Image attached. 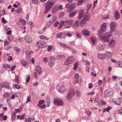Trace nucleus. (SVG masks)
Wrapping results in <instances>:
<instances>
[{"mask_svg":"<svg viewBox=\"0 0 122 122\" xmlns=\"http://www.w3.org/2000/svg\"><path fill=\"white\" fill-rule=\"evenodd\" d=\"M55 3L54 1L52 0H49L45 5V9L44 13L46 14L51 9Z\"/></svg>","mask_w":122,"mask_h":122,"instance_id":"nucleus-1","label":"nucleus"},{"mask_svg":"<svg viewBox=\"0 0 122 122\" xmlns=\"http://www.w3.org/2000/svg\"><path fill=\"white\" fill-rule=\"evenodd\" d=\"M68 87L65 86L62 83H59L57 85L56 89L59 92L64 93L66 92L67 90Z\"/></svg>","mask_w":122,"mask_h":122,"instance_id":"nucleus-2","label":"nucleus"},{"mask_svg":"<svg viewBox=\"0 0 122 122\" xmlns=\"http://www.w3.org/2000/svg\"><path fill=\"white\" fill-rule=\"evenodd\" d=\"M54 103L55 105L57 106H62L64 104L62 100L59 98H54Z\"/></svg>","mask_w":122,"mask_h":122,"instance_id":"nucleus-3","label":"nucleus"},{"mask_svg":"<svg viewBox=\"0 0 122 122\" xmlns=\"http://www.w3.org/2000/svg\"><path fill=\"white\" fill-rule=\"evenodd\" d=\"M111 36L110 32H108L107 33L106 37V36H102V39L105 42H108L109 40L108 38H109Z\"/></svg>","mask_w":122,"mask_h":122,"instance_id":"nucleus-4","label":"nucleus"},{"mask_svg":"<svg viewBox=\"0 0 122 122\" xmlns=\"http://www.w3.org/2000/svg\"><path fill=\"white\" fill-rule=\"evenodd\" d=\"M41 44V46H40L41 48H43L46 46H47V44L42 41H41L37 42L36 44V46H39L38 44Z\"/></svg>","mask_w":122,"mask_h":122,"instance_id":"nucleus-5","label":"nucleus"},{"mask_svg":"<svg viewBox=\"0 0 122 122\" xmlns=\"http://www.w3.org/2000/svg\"><path fill=\"white\" fill-rule=\"evenodd\" d=\"M24 38L25 41L28 43L31 42L32 41V39L31 36L29 35H25Z\"/></svg>","mask_w":122,"mask_h":122,"instance_id":"nucleus-6","label":"nucleus"},{"mask_svg":"<svg viewBox=\"0 0 122 122\" xmlns=\"http://www.w3.org/2000/svg\"><path fill=\"white\" fill-rule=\"evenodd\" d=\"M90 16L88 13H85L83 17V19L86 21L90 20Z\"/></svg>","mask_w":122,"mask_h":122,"instance_id":"nucleus-7","label":"nucleus"},{"mask_svg":"<svg viewBox=\"0 0 122 122\" xmlns=\"http://www.w3.org/2000/svg\"><path fill=\"white\" fill-rule=\"evenodd\" d=\"M107 28V24L106 23H102L101 27V30L103 32H105Z\"/></svg>","mask_w":122,"mask_h":122,"instance_id":"nucleus-8","label":"nucleus"},{"mask_svg":"<svg viewBox=\"0 0 122 122\" xmlns=\"http://www.w3.org/2000/svg\"><path fill=\"white\" fill-rule=\"evenodd\" d=\"M122 98L119 97L115 100H114L113 102L116 105L120 106L121 105V101Z\"/></svg>","mask_w":122,"mask_h":122,"instance_id":"nucleus-9","label":"nucleus"},{"mask_svg":"<svg viewBox=\"0 0 122 122\" xmlns=\"http://www.w3.org/2000/svg\"><path fill=\"white\" fill-rule=\"evenodd\" d=\"M75 94V92L73 89H71L69 91V98H71Z\"/></svg>","mask_w":122,"mask_h":122,"instance_id":"nucleus-10","label":"nucleus"},{"mask_svg":"<svg viewBox=\"0 0 122 122\" xmlns=\"http://www.w3.org/2000/svg\"><path fill=\"white\" fill-rule=\"evenodd\" d=\"M58 10H59L58 7L56 6H54L51 10V12L52 14H54Z\"/></svg>","mask_w":122,"mask_h":122,"instance_id":"nucleus-11","label":"nucleus"},{"mask_svg":"<svg viewBox=\"0 0 122 122\" xmlns=\"http://www.w3.org/2000/svg\"><path fill=\"white\" fill-rule=\"evenodd\" d=\"M36 71L38 72L39 74H41L42 72V69L39 65H37L36 68Z\"/></svg>","mask_w":122,"mask_h":122,"instance_id":"nucleus-12","label":"nucleus"},{"mask_svg":"<svg viewBox=\"0 0 122 122\" xmlns=\"http://www.w3.org/2000/svg\"><path fill=\"white\" fill-rule=\"evenodd\" d=\"M25 53L26 58L29 59L31 56L30 54H32L33 52L32 51H27Z\"/></svg>","mask_w":122,"mask_h":122,"instance_id":"nucleus-13","label":"nucleus"},{"mask_svg":"<svg viewBox=\"0 0 122 122\" xmlns=\"http://www.w3.org/2000/svg\"><path fill=\"white\" fill-rule=\"evenodd\" d=\"M106 57V55L105 54H99L97 56V57L98 59H103Z\"/></svg>","mask_w":122,"mask_h":122,"instance_id":"nucleus-14","label":"nucleus"},{"mask_svg":"<svg viewBox=\"0 0 122 122\" xmlns=\"http://www.w3.org/2000/svg\"><path fill=\"white\" fill-rule=\"evenodd\" d=\"M84 11L82 9L80 10L79 13V15L78 17V19L80 20L82 18L83 15Z\"/></svg>","mask_w":122,"mask_h":122,"instance_id":"nucleus-15","label":"nucleus"},{"mask_svg":"<svg viewBox=\"0 0 122 122\" xmlns=\"http://www.w3.org/2000/svg\"><path fill=\"white\" fill-rule=\"evenodd\" d=\"M82 34L86 36H89L90 35V33L89 31L86 29H84L82 31Z\"/></svg>","mask_w":122,"mask_h":122,"instance_id":"nucleus-16","label":"nucleus"},{"mask_svg":"<svg viewBox=\"0 0 122 122\" xmlns=\"http://www.w3.org/2000/svg\"><path fill=\"white\" fill-rule=\"evenodd\" d=\"M120 17V15L118 10H116L115 12V17L116 20L119 19Z\"/></svg>","mask_w":122,"mask_h":122,"instance_id":"nucleus-17","label":"nucleus"},{"mask_svg":"<svg viewBox=\"0 0 122 122\" xmlns=\"http://www.w3.org/2000/svg\"><path fill=\"white\" fill-rule=\"evenodd\" d=\"M116 42L114 40H112L109 43L108 46L110 47H113L116 45Z\"/></svg>","mask_w":122,"mask_h":122,"instance_id":"nucleus-18","label":"nucleus"},{"mask_svg":"<svg viewBox=\"0 0 122 122\" xmlns=\"http://www.w3.org/2000/svg\"><path fill=\"white\" fill-rule=\"evenodd\" d=\"M90 40L94 45L96 44L97 39L95 38L92 37L91 38Z\"/></svg>","mask_w":122,"mask_h":122,"instance_id":"nucleus-19","label":"nucleus"},{"mask_svg":"<svg viewBox=\"0 0 122 122\" xmlns=\"http://www.w3.org/2000/svg\"><path fill=\"white\" fill-rule=\"evenodd\" d=\"M79 65V64L78 62H76L74 64L73 69L74 70L76 71L77 70Z\"/></svg>","mask_w":122,"mask_h":122,"instance_id":"nucleus-20","label":"nucleus"},{"mask_svg":"<svg viewBox=\"0 0 122 122\" xmlns=\"http://www.w3.org/2000/svg\"><path fill=\"white\" fill-rule=\"evenodd\" d=\"M86 21L85 20L83 19L80 21V24L81 26L83 27L84 25L86 23Z\"/></svg>","mask_w":122,"mask_h":122,"instance_id":"nucleus-21","label":"nucleus"},{"mask_svg":"<svg viewBox=\"0 0 122 122\" xmlns=\"http://www.w3.org/2000/svg\"><path fill=\"white\" fill-rule=\"evenodd\" d=\"M77 13V10H75L73 11V12L71 13L69 15V16L71 17H73L75 15H76Z\"/></svg>","mask_w":122,"mask_h":122,"instance_id":"nucleus-22","label":"nucleus"},{"mask_svg":"<svg viewBox=\"0 0 122 122\" xmlns=\"http://www.w3.org/2000/svg\"><path fill=\"white\" fill-rule=\"evenodd\" d=\"M84 2V0H78L77 3V5L79 6L81 5Z\"/></svg>","mask_w":122,"mask_h":122,"instance_id":"nucleus-23","label":"nucleus"},{"mask_svg":"<svg viewBox=\"0 0 122 122\" xmlns=\"http://www.w3.org/2000/svg\"><path fill=\"white\" fill-rule=\"evenodd\" d=\"M75 7L76 6L75 4L73 3L69 6V9L70 10H72L75 8Z\"/></svg>","mask_w":122,"mask_h":122,"instance_id":"nucleus-24","label":"nucleus"},{"mask_svg":"<svg viewBox=\"0 0 122 122\" xmlns=\"http://www.w3.org/2000/svg\"><path fill=\"white\" fill-rule=\"evenodd\" d=\"M21 65L24 66H25L27 64V63L24 60H21Z\"/></svg>","mask_w":122,"mask_h":122,"instance_id":"nucleus-25","label":"nucleus"},{"mask_svg":"<svg viewBox=\"0 0 122 122\" xmlns=\"http://www.w3.org/2000/svg\"><path fill=\"white\" fill-rule=\"evenodd\" d=\"M22 9L20 7L18 8L16 10V12L18 14L20 13L22 11Z\"/></svg>","mask_w":122,"mask_h":122,"instance_id":"nucleus-26","label":"nucleus"},{"mask_svg":"<svg viewBox=\"0 0 122 122\" xmlns=\"http://www.w3.org/2000/svg\"><path fill=\"white\" fill-rule=\"evenodd\" d=\"M112 108L110 106L108 107L107 108H105L103 110V112H105L106 111L108 112Z\"/></svg>","mask_w":122,"mask_h":122,"instance_id":"nucleus-27","label":"nucleus"},{"mask_svg":"<svg viewBox=\"0 0 122 122\" xmlns=\"http://www.w3.org/2000/svg\"><path fill=\"white\" fill-rule=\"evenodd\" d=\"M15 97L19 98H20L21 96V94L20 93H16L14 94Z\"/></svg>","mask_w":122,"mask_h":122,"instance_id":"nucleus-28","label":"nucleus"},{"mask_svg":"<svg viewBox=\"0 0 122 122\" xmlns=\"http://www.w3.org/2000/svg\"><path fill=\"white\" fill-rule=\"evenodd\" d=\"M55 61H50L49 63V65L50 67H53L55 65Z\"/></svg>","mask_w":122,"mask_h":122,"instance_id":"nucleus-29","label":"nucleus"},{"mask_svg":"<svg viewBox=\"0 0 122 122\" xmlns=\"http://www.w3.org/2000/svg\"><path fill=\"white\" fill-rule=\"evenodd\" d=\"M16 117V115L15 113H13L12 114V121H14Z\"/></svg>","mask_w":122,"mask_h":122,"instance_id":"nucleus-30","label":"nucleus"},{"mask_svg":"<svg viewBox=\"0 0 122 122\" xmlns=\"http://www.w3.org/2000/svg\"><path fill=\"white\" fill-rule=\"evenodd\" d=\"M10 66L8 64H6L3 65V68L7 69L10 67Z\"/></svg>","mask_w":122,"mask_h":122,"instance_id":"nucleus-31","label":"nucleus"},{"mask_svg":"<svg viewBox=\"0 0 122 122\" xmlns=\"http://www.w3.org/2000/svg\"><path fill=\"white\" fill-rule=\"evenodd\" d=\"M117 65L118 67L122 68V61H119L117 62Z\"/></svg>","mask_w":122,"mask_h":122,"instance_id":"nucleus-32","label":"nucleus"},{"mask_svg":"<svg viewBox=\"0 0 122 122\" xmlns=\"http://www.w3.org/2000/svg\"><path fill=\"white\" fill-rule=\"evenodd\" d=\"M64 65H67L68 66L69 65V59L68 58L65 60Z\"/></svg>","mask_w":122,"mask_h":122,"instance_id":"nucleus-33","label":"nucleus"},{"mask_svg":"<svg viewBox=\"0 0 122 122\" xmlns=\"http://www.w3.org/2000/svg\"><path fill=\"white\" fill-rule=\"evenodd\" d=\"M19 76H17L15 75V78L14 79V81L16 82L17 83H19Z\"/></svg>","mask_w":122,"mask_h":122,"instance_id":"nucleus-34","label":"nucleus"},{"mask_svg":"<svg viewBox=\"0 0 122 122\" xmlns=\"http://www.w3.org/2000/svg\"><path fill=\"white\" fill-rule=\"evenodd\" d=\"M74 60V57H69V64L72 63Z\"/></svg>","mask_w":122,"mask_h":122,"instance_id":"nucleus-35","label":"nucleus"},{"mask_svg":"<svg viewBox=\"0 0 122 122\" xmlns=\"http://www.w3.org/2000/svg\"><path fill=\"white\" fill-rule=\"evenodd\" d=\"M60 25H59V27L58 28V29H60L63 26V25L64 24V21L63 20H61L60 21Z\"/></svg>","mask_w":122,"mask_h":122,"instance_id":"nucleus-36","label":"nucleus"},{"mask_svg":"<svg viewBox=\"0 0 122 122\" xmlns=\"http://www.w3.org/2000/svg\"><path fill=\"white\" fill-rule=\"evenodd\" d=\"M86 112L88 115V117H90V116L91 114V112L89 110H86Z\"/></svg>","mask_w":122,"mask_h":122,"instance_id":"nucleus-37","label":"nucleus"},{"mask_svg":"<svg viewBox=\"0 0 122 122\" xmlns=\"http://www.w3.org/2000/svg\"><path fill=\"white\" fill-rule=\"evenodd\" d=\"M4 97L5 98L8 97L10 95L9 94L8 92L5 93L4 94Z\"/></svg>","mask_w":122,"mask_h":122,"instance_id":"nucleus-38","label":"nucleus"},{"mask_svg":"<svg viewBox=\"0 0 122 122\" xmlns=\"http://www.w3.org/2000/svg\"><path fill=\"white\" fill-rule=\"evenodd\" d=\"M6 85L5 83L4 82H2L0 84V86L2 88L5 87Z\"/></svg>","mask_w":122,"mask_h":122,"instance_id":"nucleus-39","label":"nucleus"},{"mask_svg":"<svg viewBox=\"0 0 122 122\" xmlns=\"http://www.w3.org/2000/svg\"><path fill=\"white\" fill-rule=\"evenodd\" d=\"M58 57L59 58V59H62L64 58L65 57V56L64 55H59L58 56Z\"/></svg>","mask_w":122,"mask_h":122,"instance_id":"nucleus-40","label":"nucleus"},{"mask_svg":"<svg viewBox=\"0 0 122 122\" xmlns=\"http://www.w3.org/2000/svg\"><path fill=\"white\" fill-rule=\"evenodd\" d=\"M116 26L115 23L114 22H111L110 25V27H115Z\"/></svg>","mask_w":122,"mask_h":122,"instance_id":"nucleus-41","label":"nucleus"},{"mask_svg":"<svg viewBox=\"0 0 122 122\" xmlns=\"http://www.w3.org/2000/svg\"><path fill=\"white\" fill-rule=\"evenodd\" d=\"M37 106L38 107H40L41 108H44L46 107V106L44 104L42 105H40V104L37 105Z\"/></svg>","mask_w":122,"mask_h":122,"instance_id":"nucleus-42","label":"nucleus"},{"mask_svg":"<svg viewBox=\"0 0 122 122\" xmlns=\"http://www.w3.org/2000/svg\"><path fill=\"white\" fill-rule=\"evenodd\" d=\"M57 17L56 16H54L53 18L52 19L51 22L52 24L54 23V22L56 20Z\"/></svg>","mask_w":122,"mask_h":122,"instance_id":"nucleus-43","label":"nucleus"},{"mask_svg":"<svg viewBox=\"0 0 122 122\" xmlns=\"http://www.w3.org/2000/svg\"><path fill=\"white\" fill-rule=\"evenodd\" d=\"M31 99L30 96H28L27 97V101L26 102V103L29 102Z\"/></svg>","mask_w":122,"mask_h":122,"instance_id":"nucleus-44","label":"nucleus"},{"mask_svg":"<svg viewBox=\"0 0 122 122\" xmlns=\"http://www.w3.org/2000/svg\"><path fill=\"white\" fill-rule=\"evenodd\" d=\"M62 35V33H59L57 34L56 37L59 38H60L61 37Z\"/></svg>","mask_w":122,"mask_h":122,"instance_id":"nucleus-45","label":"nucleus"},{"mask_svg":"<svg viewBox=\"0 0 122 122\" xmlns=\"http://www.w3.org/2000/svg\"><path fill=\"white\" fill-rule=\"evenodd\" d=\"M110 92L108 91L107 90L105 91V92L104 94L106 96L107 95V96H109V94L110 93Z\"/></svg>","mask_w":122,"mask_h":122,"instance_id":"nucleus-46","label":"nucleus"},{"mask_svg":"<svg viewBox=\"0 0 122 122\" xmlns=\"http://www.w3.org/2000/svg\"><path fill=\"white\" fill-rule=\"evenodd\" d=\"M60 24V22L58 21L56 22L54 24V27H56Z\"/></svg>","mask_w":122,"mask_h":122,"instance_id":"nucleus-47","label":"nucleus"},{"mask_svg":"<svg viewBox=\"0 0 122 122\" xmlns=\"http://www.w3.org/2000/svg\"><path fill=\"white\" fill-rule=\"evenodd\" d=\"M52 24L51 21H48L46 25L48 26V27L50 26L51 24Z\"/></svg>","mask_w":122,"mask_h":122,"instance_id":"nucleus-48","label":"nucleus"},{"mask_svg":"<svg viewBox=\"0 0 122 122\" xmlns=\"http://www.w3.org/2000/svg\"><path fill=\"white\" fill-rule=\"evenodd\" d=\"M14 49L16 50L17 52H19L20 51V48L16 46L14 48Z\"/></svg>","mask_w":122,"mask_h":122,"instance_id":"nucleus-49","label":"nucleus"},{"mask_svg":"<svg viewBox=\"0 0 122 122\" xmlns=\"http://www.w3.org/2000/svg\"><path fill=\"white\" fill-rule=\"evenodd\" d=\"M44 100H40L39 101V104H40V105H41V104L44 103Z\"/></svg>","mask_w":122,"mask_h":122,"instance_id":"nucleus-50","label":"nucleus"},{"mask_svg":"<svg viewBox=\"0 0 122 122\" xmlns=\"http://www.w3.org/2000/svg\"><path fill=\"white\" fill-rule=\"evenodd\" d=\"M47 104H46V106L47 107H49L50 106V102L49 101V99H48V100L46 101Z\"/></svg>","mask_w":122,"mask_h":122,"instance_id":"nucleus-51","label":"nucleus"},{"mask_svg":"<svg viewBox=\"0 0 122 122\" xmlns=\"http://www.w3.org/2000/svg\"><path fill=\"white\" fill-rule=\"evenodd\" d=\"M79 75L78 73L76 74L75 75L74 77L76 79H78L79 77Z\"/></svg>","mask_w":122,"mask_h":122,"instance_id":"nucleus-52","label":"nucleus"},{"mask_svg":"<svg viewBox=\"0 0 122 122\" xmlns=\"http://www.w3.org/2000/svg\"><path fill=\"white\" fill-rule=\"evenodd\" d=\"M33 3L35 4H38V2L37 0H31Z\"/></svg>","mask_w":122,"mask_h":122,"instance_id":"nucleus-53","label":"nucleus"},{"mask_svg":"<svg viewBox=\"0 0 122 122\" xmlns=\"http://www.w3.org/2000/svg\"><path fill=\"white\" fill-rule=\"evenodd\" d=\"M32 120L31 118L29 117L26 119V121L27 122H31Z\"/></svg>","mask_w":122,"mask_h":122,"instance_id":"nucleus-54","label":"nucleus"},{"mask_svg":"<svg viewBox=\"0 0 122 122\" xmlns=\"http://www.w3.org/2000/svg\"><path fill=\"white\" fill-rule=\"evenodd\" d=\"M85 62V64L87 66H88L90 65V63L89 61H86Z\"/></svg>","mask_w":122,"mask_h":122,"instance_id":"nucleus-55","label":"nucleus"},{"mask_svg":"<svg viewBox=\"0 0 122 122\" xmlns=\"http://www.w3.org/2000/svg\"><path fill=\"white\" fill-rule=\"evenodd\" d=\"M25 116V114H23L22 115L20 116V119L21 120H23Z\"/></svg>","mask_w":122,"mask_h":122,"instance_id":"nucleus-56","label":"nucleus"},{"mask_svg":"<svg viewBox=\"0 0 122 122\" xmlns=\"http://www.w3.org/2000/svg\"><path fill=\"white\" fill-rule=\"evenodd\" d=\"M79 21L78 20H77L76 21L74 24V25L76 26H78L79 25Z\"/></svg>","mask_w":122,"mask_h":122,"instance_id":"nucleus-57","label":"nucleus"},{"mask_svg":"<svg viewBox=\"0 0 122 122\" xmlns=\"http://www.w3.org/2000/svg\"><path fill=\"white\" fill-rule=\"evenodd\" d=\"M110 30L111 32H113L114 31L115 29V27H110Z\"/></svg>","mask_w":122,"mask_h":122,"instance_id":"nucleus-58","label":"nucleus"},{"mask_svg":"<svg viewBox=\"0 0 122 122\" xmlns=\"http://www.w3.org/2000/svg\"><path fill=\"white\" fill-rule=\"evenodd\" d=\"M50 61H55V59L54 57L50 56Z\"/></svg>","mask_w":122,"mask_h":122,"instance_id":"nucleus-59","label":"nucleus"},{"mask_svg":"<svg viewBox=\"0 0 122 122\" xmlns=\"http://www.w3.org/2000/svg\"><path fill=\"white\" fill-rule=\"evenodd\" d=\"M30 76H28L26 80V83H27L28 82H29L30 80Z\"/></svg>","mask_w":122,"mask_h":122,"instance_id":"nucleus-60","label":"nucleus"},{"mask_svg":"<svg viewBox=\"0 0 122 122\" xmlns=\"http://www.w3.org/2000/svg\"><path fill=\"white\" fill-rule=\"evenodd\" d=\"M43 61L45 62H46L47 61V58L46 57H44L43 58Z\"/></svg>","mask_w":122,"mask_h":122,"instance_id":"nucleus-61","label":"nucleus"},{"mask_svg":"<svg viewBox=\"0 0 122 122\" xmlns=\"http://www.w3.org/2000/svg\"><path fill=\"white\" fill-rule=\"evenodd\" d=\"M58 8L59 9V10H62L63 9V6L61 5H59V7H58Z\"/></svg>","mask_w":122,"mask_h":122,"instance_id":"nucleus-62","label":"nucleus"},{"mask_svg":"<svg viewBox=\"0 0 122 122\" xmlns=\"http://www.w3.org/2000/svg\"><path fill=\"white\" fill-rule=\"evenodd\" d=\"M93 87V85L91 83H90L89 84L88 87L89 88H92Z\"/></svg>","mask_w":122,"mask_h":122,"instance_id":"nucleus-63","label":"nucleus"},{"mask_svg":"<svg viewBox=\"0 0 122 122\" xmlns=\"http://www.w3.org/2000/svg\"><path fill=\"white\" fill-rule=\"evenodd\" d=\"M118 113H122V108H120V109L118 111Z\"/></svg>","mask_w":122,"mask_h":122,"instance_id":"nucleus-64","label":"nucleus"}]
</instances>
